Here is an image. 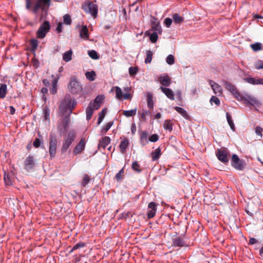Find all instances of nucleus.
<instances>
[{"instance_id":"obj_42","label":"nucleus","mask_w":263,"mask_h":263,"mask_svg":"<svg viewBox=\"0 0 263 263\" xmlns=\"http://www.w3.org/2000/svg\"><path fill=\"white\" fill-rule=\"evenodd\" d=\"M173 20L175 23H179L183 21V18L182 17L180 16L179 14L177 13H175L173 15Z\"/></svg>"},{"instance_id":"obj_10","label":"nucleus","mask_w":263,"mask_h":263,"mask_svg":"<svg viewBox=\"0 0 263 263\" xmlns=\"http://www.w3.org/2000/svg\"><path fill=\"white\" fill-rule=\"evenodd\" d=\"M156 206L157 204L154 202H151L148 204V208L149 210L147 214L148 218H152L155 216L157 210Z\"/></svg>"},{"instance_id":"obj_49","label":"nucleus","mask_w":263,"mask_h":263,"mask_svg":"<svg viewBox=\"0 0 263 263\" xmlns=\"http://www.w3.org/2000/svg\"><path fill=\"white\" fill-rule=\"evenodd\" d=\"M113 125V122H109L107 123V124L105 125L104 127L102 128V132L103 133H106L107 132L110 128L111 127V126Z\"/></svg>"},{"instance_id":"obj_23","label":"nucleus","mask_w":263,"mask_h":263,"mask_svg":"<svg viewBox=\"0 0 263 263\" xmlns=\"http://www.w3.org/2000/svg\"><path fill=\"white\" fill-rule=\"evenodd\" d=\"M81 38L88 40L89 38L88 30L86 26H83L80 31Z\"/></svg>"},{"instance_id":"obj_45","label":"nucleus","mask_w":263,"mask_h":263,"mask_svg":"<svg viewBox=\"0 0 263 263\" xmlns=\"http://www.w3.org/2000/svg\"><path fill=\"white\" fill-rule=\"evenodd\" d=\"M85 246V244L84 243V242H79L77 244H76L73 247V248H72V249L70 250V253H71L72 252H73L74 250H76L77 249H78L79 248H83L84 247V246Z\"/></svg>"},{"instance_id":"obj_38","label":"nucleus","mask_w":263,"mask_h":263,"mask_svg":"<svg viewBox=\"0 0 263 263\" xmlns=\"http://www.w3.org/2000/svg\"><path fill=\"white\" fill-rule=\"evenodd\" d=\"M4 179L5 183L7 185H10L12 184V178L9 175L6 174L5 173Z\"/></svg>"},{"instance_id":"obj_64","label":"nucleus","mask_w":263,"mask_h":263,"mask_svg":"<svg viewBox=\"0 0 263 263\" xmlns=\"http://www.w3.org/2000/svg\"><path fill=\"white\" fill-rule=\"evenodd\" d=\"M200 90L198 88H194L192 89V94L194 96H195V95H198V94L199 93Z\"/></svg>"},{"instance_id":"obj_22","label":"nucleus","mask_w":263,"mask_h":263,"mask_svg":"<svg viewBox=\"0 0 263 263\" xmlns=\"http://www.w3.org/2000/svg\"><path fill=\"white\" fill-rule=\"evenodd\" d=\"M140 142L142 146H145L148 143L147 140L148 133L146 131H142L140 133Z\"/></svg>"},{"instance_id":"obj_24","label":"nucleus","mask_w":263,"mask_h":263,"mask_svg":"<svg viewBox=\"0 0 263 263\" xmlns=\"http://www.w3.org/2000/svg\"><path fill=\"white\" fill-rule=\"evenodd\" d=\"M223 84L225 87L228 90H229L232 94H233L234 93H236V91L237 89L234 85H233L232 84L228 81H224Z\"/></svg>"},{"instance_id":"obj_43","label":"nucleus","mask_w":263,"mask_h":263,"mask_svg":"<svg viewBox=\"0 0 263 263\" xmlns=\"http://www.w3.org/2000/svg\"><path fill=\"white\" fill-rule=\"evenodd\" d=\"M89 56L92 59L97 60L99 59V56L97 52L93 50H91L88 51Z\"/></svg>"},{"instance_id":"obj_44","label":"nucleus","mask_w":263,"mask_h":263,"mask_svg":"<svg viewBox=\"0 0 263 263\" xmlns=\"http://www.w3.org/2000/svg\"><path fill=\"white\" fill-rule=\"evenodd\" d=\"M63 126L65 131H66L69 125V119L68 118H65L63 121Z\"/></svg>"},{"instance_id":"obj_33","label":"nucleus","mask_w":263,"mask_h":263,"mask_svg":"<svg viewBox=\"0 0 263 263\" xmlns=\"http://www.w3.org/2000/svg\"><path fill=\"white\" fill-rule=\"evenodd\" d=\"M106 111H107V109L103 108L101 112L99 114V117H98V121H97L98 125L100 124L101 123L103 120L105 115L106 113Z\"/></svg>"},{"instance_id":"obj_28","label":"nucleus","mask_w":263,"mask_h":263,"mask_svg":"<svg viewBox=\"0 0 263 263\" xmlns=\"http://www.w3.org/2000/svg\"><path fill=\"white\" fill-rule=\"evenodd\" d=\"M113 89H115L116 91V98L118 100H122L123 99V94L121 88L119 86H115L111 89V90H112Z\"/></svg>"},{"instance_id":"obj_50","label":"nucleus","mask_w":263,"mask_h":263,"mask_svg":"<svg viewBox=\"0 0 263 263\" xmlns=\"http://www.w3.org/2000/svg\"><path fill=\"white\" fill-rule=\"evenodd\" d=\"M31 45L33 50H35L38 46L39 42L36 39H33L30 42Z\"/></svg>"},{"instance_id":"obj_30","label":"nucleus","mask_w":263,"mask_h":263,"mask_svg":"<svg viewBox=\"0 0 263 263\" xmlns=\"http://www.w3.org/2000/svg\"><path fill=\"white\" fill-rule=\"evenodd\" d=\"M136 113L137 108H135L131 110H124L123 112V115L126 117H130L135 116Z\"/></svg>"},{"instance_id":"obj_35","label":"nucleus","mask_w":263,"mask_h":263,"mask_svg":"<svg viewBox=\"0 0 263 263\" xmlns=\"http://www.w3.org/2000/svg\"><path fill=\"white\" fill-rule=\"evenodd\" d=\"M86 78L89 81H93L95 79L96 73L94 71H88L85 73Z\"/></svg>"},{"instance_id":"obj_57","label":"nucleus","mask_w":263,"mask_h":263,"mask_svg":"<svg viewBox=\"0 0 263 263\" xmlns=\"http://www.w3.org/2000/svg\"><path fill=\"white\" fill-rule=\"evenodd\" d=\"M262 128L260 126H257L255 128V133L257 135L260 136L261 137H262Z\"/></svg>"},{"instance_id":"obj_59","label":"nucleus","mask_w":263,"mask_h":263,"mask_svg":"<svg viewBox=\"0 0 263 263\" xmlns=\"http://www.w3.org/2000/svg\"><path fill=\"white\" fill-rule=\"evenodd\" d=\"M172 23V20L171 18L167 17L164 20V24L167 28L170 27Z\"/></svg>"},{"instance_id":"obj_62","label":"nucleus","mask_w":263,"mask_h":263,"mask_svg":"<svg viewBox=\"0 0 263 263\" xmlns=\"http://www.w3.org/2000/svg\"><path fill=\"white\" fill-rule=\"evenodd\" d=\"M233 95L238 100H242L243 99L242 97L237 90L236 91V93H234Z\"/></svg>"},{"instance_id":"obj_27","label":"nucleus","mask_w":263,"mask_h":263,"mask_svg":"<svg viewBox=\"0 0 263 263\" xmlns=\"http://www.w3.org/2000/svg\"><path fill=\"white\" fill-rule=\"evenodd\" d=\"M7 92V86L5 84H1L0 85V98H4Z\"/></svg>"},{"instance_id":"obj_9","label":"nucleus","mask_w":263,"mask_h":263,"mask_svg":"<svg viewBox=\"0 0 263 263\" xmlns=\"http://www.w3.org/2000/svg\"><path fill=\"white\" fill-rule=\"evenodd\" d=\"M25 168L27 171L31 170L35 166V160L32 156L27 157L24 163Z\"/></svg>"},{"instance_id":"obj_16","label":"nucleus","mask_w":263,"mask_h":263,"mask_svg":"<svg viewBox=\"0 0 263 263\" xmlns=\"http://www.w3.org/2000/svg\"><path fill=\"white\" fill-rule=\"evenodd\" d=\"M244 80L247 83L252 85H263V79L262 78H246Z\"/></svg>"},{"instance_id":"obj_36","label":"nucleus","mask_w":263,"mask_h":263,"mask_svg":"<svg viewBox=\"0 0 263 263\" xmlns=\"http://www.w3.org/2000/svg\"><path fill=\"white\" fill-rule=\"evenodd\" d=\"M226 117H227V121L231 128V129L233 130V131H234L235 128V125H234V124L232 120V118H231V116L229 115V113H227L226 114Z\"/></svg>"},{"instance_id":"obj_5","label":"nucleus","mask_w":263,"mask_h":263,"mask_svg":"<svg viewBox=\"0 0 263 263\" xmlns=\"http://www.w3.org/2000/svg\"><path fill=\"white\" fill-rule=\"evenodd\" d=\"M50 26L48 21H45L39 27L36 32V36L39 39H43L50 30Z\"/></svg>"},{"instance_id":"obj_18","label":"nucleus","mask_w":263,"mask_h":263,"mask_svg":"<svg viewBox=\"0 0 263 263\" xmlns=\"http://www.w3.org/2000/svg\"><path fill=\"white\" fill-rule=\"evenodd\" d=\"M104 99V97L103 95H99L96 98L93 102H92L95 109H98L100 107Z\"/></svg>"},{"instance_id":"obj_60","label":"nucleus","mask_w":263,"mask_h":263,"mask_svg":"<svg viewBox=\"0 0 263 263\" xmlns=\"http://www.w3.org/2000/svg\"><path fill=\"white\" fill-rule=\"evenodd\" d=\"M255 68L257 69H260L263 68V61H259L257 62L255 64Z\"/></svg>"},{"instance_id":"obj_53","label":"nucleus","mask_w":263,"mask_h":263,"mask_svg":"<svg viewBox=\"0 0 263 263\" xmlns=\"http://www.w3.org/2000/svg\"><path fill=\"white\" fill-rule=\"evenodd\" d=\"M210 102L212 104L214 103L217 105H219L220 104V100L219 99L215 96H212L210 99Z\"/></svg>"},{"instance_id":"obj_61","label":"nucleus","mask_w":263,"mask_h":263,"mask_svg":"<svg viewBox=\"0 0 263 263\" xmlns=\"http://www.w3.org/2000/svg\"><path fill=\"white\" fill-rule=\"evenodd\" d=\"M42 143V141L38 138L35 139L33 143V145L35 147H39L41 144Z\"/></svg>"},{"instance_id":"obj_19","label":"nucleus","mask_w":263,"mask_h":263,"mask_svg":"<svg viewBox=\"0 0 263 263\" xmlns=\"http://www.w3.org/2000/svg\"><path fill=\"white\" fill-rule=\"evenodd\" d=\"M129 144V140L127 138H124L121 141L119 147L122 153L124 154L126 152V149L128 147Z\"/></svg>"},{"instance_id":"obj_51","label":"nucleus","mask_w":263,"mask_h":263,"mask_svg":"<svg viewBox=\"0 0 263 263\" xmlns=\"http://www.w3.org/2000/svg\"><path fill=\"white\" fill-rule=\"evenodd\" d=\"M164 128L166 130L171 131L172 130L173 127L171 123L167 121H166L164 123Z\"/></svg>"},{"instance_id":"obj_7","label":"nucleus","mask_w":263,"mask_h":263,"mask_svg":"<svg viewBox=\"0 0 263 263\" xmlns=\"http://www.w3.org/2000/svg\"><path fill=\"white\" fill-rule=\"evenodd\" d=\"M229 152L226 148L218 149L216 153L217 158L223 163H227L229 161Z\"/></svg>"},{"instance_id":"obj_3","label":"nucleus","mask_w":263,"mask_h":263,"mask_svg":"<svg viewBox=\"0 0 263 263\" xmlns=\"http://www.w3.org/2000/svg\"><path fill=\"white\" fill-rule=\"evenodd\" d=\"M57 143L58 140L55 136L53 134H51L49 136V153L51 159L54 158L55 156Z\"/></svg>"},{"instance_id":"obj_41","label":"nucleus","mask_w":263,"mask_h":263,"mask_svg":"<svg viewBox=\"0 0 263 263\" xmlns=\"http://www.w3.org/2000/svg\"><path fill=\"white\" fill-rule=\"evenodd\" d=\"M152 29L154 32H157V34H161L162 31L161 27L159 23L154 25L152 27Z\"/></svg>"},{"instance_id":"obj_46","label":"nucleus","mask_w":263,"mask_h":263,"mask_svg":"<svg viewBox=\"0 0 263 263\" xmlns=\"http://www.w3.org/2000/svg\"><path fill=\"white\" fill-rule=\"evenodd\" d=\"M90 179L88 175H85L82 182V185L85 187L89 182Z\"/></svg>"},{"instance_id":"obj_37","label":"nucleus","mask_w":263,"mask_h":263,"mask_svg":"<svg viewBox=\"0 0 263 263\" xmlns=\"http://www.w3.org/2000/svg\"><path fill=\"white\" fill-rule=\"evenodd\" d=\"M153 53L151 50H148L146 52V57L145 59V63L146 64L150 63L152 60Z\"/></svg>"},{"instance_id":"obj_54","label":"nucleus","mask_w":263,"mask_h":263,"mask_svg":"<svg viewBox=\"0 0 263 263\" xmlns=\"http://www.w3.org/2000/svg\"><path fill=\"white\" fill-rule=\"evenodd\" d=\"M128 71L130 76H134L138 72V69L136 67H130Z\"/></svg>"},{"instance_id":"obj_12","label":"nucleus","mask_w":263,"mask_h":263,"mask_svg":"<svg viewBox=\"0 0 263 263\" xmlns=\"http://www.w3.org/2000/svg\"><path fill=\"white\" fill-rule=\"evenodd\" d=\"M209 84L211 85L214 92L216 95L219 96L222 93V89L221 86L215 83L212 80L209 81Z\"/></svg>"},{"instance_id":"obj_40","label":"nucleus","mask_w":263,"mask_h":263,"mask_svg":"<svg viewBox=\"0 0 263 263\" xmlns=\"http://www.w3.org/2000/svg\"><path fill=\"white\" fill-rule=\"evenodd\" d=\"M166 62L170 65H172L175 63V58L172 54H169L166 59Z\"/></svg>"},{"instance_id":"obj_6","label":"nucleus","mask_w":263,"mask_h":263,"mask_svg":"<svg viewBox=\"0 0 263 263\" xmlns=\"http://www.w3.org/2000/svg\"><path fill=\"white\" fill-rule=\"evenodd\" d=\"M68 88L70 91L74 94L78 93L82 90V86L76 78L71 79L68 86Z\"/></svg>"},{"instance_id":"obj_14","label":"nucleus","mask_w":263,"mask_h":263,"mask_svg":"<svg viewBox=\"0 0 263 263\" xmlns=\"http://www.w3.org/2000/svg\"><path fill=\"white\" fill-rule=\"evenodd\" d=\"M243 98L246 101L253 106L259 107L260 105V103L254 97L250 95H247L246 97H243Z\"/></svg>"},{"instance_id":"obj_1","label":"nucleus","mask_w":263,"mask_h":263,"mask_svg":"<svg viewBox=\"0 0 263 263\" xmlns=\"http://www.w3.org/2000/svg\"><path fill=\"white\" fill-rule=\"evenodd\" d=\"M76 104V101L72 100L70 96H66L61 103L60 109L63 113L68 112L70 114Z\"/></svg>"},{"instance_id":"obj_2","label":"nucleus","mask_w":263,"mask_h":263,"mask_svg":"<svg viewBox=\"0 0 263 263\" xmlns=\"http://www.w3.org/2000/svg\"><path fill=\"white\" fill-rule=\"evenodd\" d=\"M76 137V134L73 131H70L64 140L63 145L61 148L62 153H65L72 142L74 141Z\"/></svg>"},{"instance_id":"obj_25","label":"nucleus","mask_w":263,"mask_h":263,"mask_svg":"<svg viewBox=\"0 0 263 263\" xmlns=\"http://www.w3.org/2000/svg\"><path fill=\"white\" fill-rule=\"evenodd\" d=\"M147 104L148 107L151 109L154 106V102L153 101V94L148 92L146 95Z\"/></svg>"},{"instance_id":"obj_58","label":"nucleus","mask_w":263,"mask_h":263,"mask_svg":"<svg viewBox=\"0 0 263 263\" xmlns=\"http://www.w3.org/2000/svg\"><path fill=\"white\" fill-rule=\"evenodd\" d=\"M150 115H151V112L149 111L143 110L141 115V118L143 120H146V116Z\"/></svg>"},{"instance_id":"obj_63","label":"nucleus","mask_w":263,"mask_h":263,"mask_svg":"<svg viewBox=\"0 0 263 263\" xmlns=\"http://www.w3.org/2000/svg\"><path fill=\"white\" fill-rule=\"evenodd\" d=\"M58 32L60 33L62 31V24L61 23H59L58 24V26L56 29Z\"/></svg>"},{"instance_id":"obj_32","label":"nucleus","mask_w":263,"mask_h":263,"mask_svg":"<svg viewBox=\"0 0 263 263\" xmlns=\"http://www.w3.org/2000/svg\"><path fill=\"white\" fill-rule=\"evenodd\" d=\"M152 157L153 160L155 161L157 160L161 155V149L160 148H156L154 152H152Z\"/></svg>"},{"instance_id":"obj_52","label":"nucleus","mask_w":263,"mask_h":263,"mask_svg":"<svg viewBox=\"0 0 263 263\" xmlns=\"http://www.w3.org/2000/svg\"><path fill=\"white\" fill-rule=\"evenodd\" d=\"M50 110L48 108H46L44 110V118L45 120L49 121Z\"/></svg>"},{"instance_id":"obj_21","label":"nucleus","mask_w":263,"mask_h":263,"mask_svg":"<svg viewBox=\"0 0 263 263\" xmlns=\"http://www.w3.org/2000/svg\"><path fill=\"white\" fill-rule=\"evenodd\" d=\"M94 110L96 109L94 108L92 103L90 102L86 109L87 120L88 121L91 118Z\"/></svg>"},{"instance_id":"obj_47","label":"nucleus","mask_w":263,"mask_h":263,"mask_svg":"<svg viewBox=\"0 0 263 263\" xmlns=\"http://www.w3.org/2000/svg\"><path fill=\"white\" fill-rule=\"evenodd\" d=\"M64 22L67 25H70L71 23V20L70 16L68 14H65L63 16Z\"/></svg>"},{"instance_id":"obj_31","label":"nucleus","mask_w":263,"mask_h":263,"mask_svg":"<svg viewBox=\"0 0 263 263\" xmlns=\"http://www.w3.org/2000/svg\"><path fill=\"white\" fill-rule=\"evenodd\" d=\"M59 78H54L52 81V88L51 89L50 92L52 94L54 95L57 93V83L58 81Z\"/></svg>"},{"instance_id":"obj_39","label":"nucleus","mask_w":263,"mask_h":263,"mask_svg":"<svg viewBox=\"0 0 263 263\" xmlns=\"http://www.w3.org/2000/svg\"><path fill=\"white\" fill-rule=\"evenodd\" d=\"M158 37L157 32H153L149 34V40L153 43H155L157 41Z\"/></svg>"},{"instance_id":"obj_29","label":"nucleus","mask_w":263,"mask_h":263,"mask_svg":"<svg viewBox=\"0 0 263 263\" xmlns=\"http://www.w3.org/2000/svg\"><path fill=\"white\" fill-rule=\"evenodd\" d=\"M174 109L180 115H181L185 119H188L189 118V116H188L187 112L185 110H184L183 108L175 106L174 107Z\"/></svg>"},{"instance_id":"obj_15","label":"nucleus","mask_w":263,"mask_h":263,"mask_svg":"<svg viewBox=\"0 0 263 263\" xmlns=\"http://www.w3.org/2000/svg\"><path fill=\"white\" fill-rule=\"evenodd\" d=\"M185 245V241L180 237L174 238L172 241V246L174 247H182Z\"/></svg>"},{"instance_id":"obj_4","label":"nucleus","mask_w":263,"mask_h":263,"mask_svg":"<svg viewBox=\"0 0 263 263\" xmlns=\"http://www.w3.org/2000/svg\"><path fill=\"white\" fill-rule=\"evenodd\" d=\"M82 8L84 11L90 13L93 17H96L98 14V7L92 2H88L83 4Z\"/></svg>"},{"instance_id":"obj_55","label":"nucleus","mask_w":263,"mask_h":263,"mask_svg":"<svg viewBox=\"0 0 263 263\" xmlns=\"http://www.w3.org/2000/svg\"><path fill=\"white\" fill-rule=\"evenodd\" d=\"M159 139V136L157 134H154L149 138V141L152 142H155Z\"/></svg>"},{"instance_id":"obj_13","label":"nucleus","mask_w":263,"mask_h":263,"mask_svg":"<svg viewBox=\"0 0 263 263\" xmlns=\"http://www.w3.org/2000/svg\"><path fill=\"white\" fill-rule=\"evenodd\" d=\"M159 82L162 85L167 87L170 85L171 80L168 75L163 74L159 77Z\"/></svg>"},{"instance_id":"obj_56","label":"nucleus","mask_w":263,"mask_h":263,"mask_svg":"<svg viewBox=\"0 0 263 263\" xmlns=\"http://www.w3.org/2000/svg\"><path fill=\"white\" fill-rule=\"evenodd\" d=\"M139 165L137 162H134L132 164V168L134 170L137 171V172H140L141 170L139 169Z\"/></svg>"},{"instance_id":"obj_26","label":"nucleus","mask_w":263,"mask_h":263,"mask_svg":"<svg viewBox=\"0 0 263 263\" xmlns=\"http://www.w3.org/2000/svg\"><path fill=\"white\" fill-rule=\"evenodd\" d=\"M72 51L69 50L63 54V59L66 62H68L72 59Z\"/></svg>"},{"instance_id":"obj_48","label":"nucleus","mask_w":263,"mask_h":263,"mask_svg":"<svg viewBox=\"0 0 263 263\" xmlns=\"http://www.w3.org/2000/svg\"><path fill=\"white\" fill-rule=\"evenodd\" d=\"M124 171V169L123 168H122L121 170H120L119 171V172L116 174V179L117 181H120L121 180L123 177H122V175L123 174Z\"/></svg>"},{"instance_id":"obj_8","label":"nucleus","mask_w":263,"mask_h":263,"mask_svg":"<svg viewBox=\"0 0 263 263\" xmlns=\"http://www.w3.org/2000/svg\"><path fill=\"white\" fill-rule=\"evenodd\" d=\"M232 165L238 170H242L244 168V162L240 160L237 155L233 154L232 157Z\"/></svg>"},{"instance_id":"obj_20","label":"nucleus","mask_w":263,"mask_h":263,"mask_svg":"<svg viewBox=\"0 0 263 263\" xmlns=\"http://www.w3.org/2000/svg\"><path fill=\"white\" fill-rule=\"evenodd\" d=\"M110 142V139L109 137H103L101 139L99 140V147L103 148L105 149L106 147L109 144Z\"/></svg>"},{"instance_id":"obj_34","label":"nucleus","mask_w":263,"mask_h":263,"mask_svg":"<svg viewBox=\"0 0 263 263\" xmlns=\"http://www.w3.org/2000/svg\"><path fill=\"white\" fill-rule=\"evenodd\" d=\"M250 47L254 51L257 52L261 49V44L260 43L257 42L251 44Z\"/></svg>"},{"instance_id":"obj_11","label":"nucleus","mask_w":263,"mask_h":263,"mask_svg":"<svg viewBox=\"0 0 263 263\" xmlns=\"http://www.w3.org/2000/svg\"><path fill=\"white\" fill-rule=\"evenodd\" d=\"M86 141L85 139H82L79 143L74 147L73 153L74 155H77L82 152L85 148Z\"/></svg>"},{"instance_id":"obj_17","label":"nucleus","mask_w":263,"mask_h":263,"mask_svg":"<svg viewBox=\"0 0 263 263\" xmlns=\"http://www.w3.org/2000/svg\"><path fill=\"white\" fill-rule=\"evenodd\" d=\"M160 89L168 99L172 100H174L175 99L174 92L172 89L163 86H160Z\"/></svg>"}]
</instances>
